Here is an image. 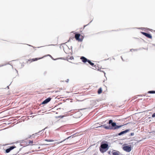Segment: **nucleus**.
I'll return each instance as SVG.
<instances>
[{
	"instance_id": "1",
	"label": "nucleus",
	"mask_w": 155,
	"mask_h": 155,
	"mask_svg": "<svg viewBox=\"0 0 155 155\" xmlns=\"http://www.w3.org/2000/svg\"><path fill=\"white\" fill-rule=\"evenodd\" d=\"M108 149V144L107 143H102L100 147V150L101 153H104Z\"/></svg>"
},
{
	"instance_id": "2",
	"label": "nucleus",
	"mask_w": 155,
	"mask_h": 155,
	"mask_svg": "<svg viewBox=\"0 0 155 155\" xmlns=\"http://www.w3.org/2000/svg\"><path fill=\"white\" fill-rule=\"evenodd\" d=\"M108 123L109 124H111V126L112 127L111 129L115 130L118 129L121 127H122L123 125H117L116 124V123L115 122H113V120H110L109 121Z\"/></svg>"
},
{
	"instance_id": "3",
	"label": "nucleus",
	"mask_w": 155,
	"mask_h": 155,
	"mask_svg": "<svg viewBox=\"0 0 155 155\" xmlns=\"http://www.w3.org/2000/svg\"><path fill=\"white\" fill-rule=\"evenodd\" d=\"M123 150L127 152H130L131 151V149L130 147L128 146H125L123 147Z\"/></svg>"
},
{
	"instance_id": "4",
	"label": "nucleus",
	"mask_w": 155,
	"mask_h": 155,
	"mask_svg": "<svg viewBox=\"0 0 155 155\" xmlns=\"http://www.w3.org/2000/svg\"><path fill=\"white\" fill-rule=\"evenodd\" d=\"M130 130L127 129L126 130L124 131L121 132L120 133L118 134V135L119 136L123 134H124L126 133L127 132H128Z\"/></svg>"
},
{
	"instance_id": "5",
	"label": "nucleus",
	"mask_w": 155,
	"mask_h": 155,
	"mask_svg": "<svg viewBox=\"0 0 155 155\" xmlns=\"http://www.w3.org/2000/svg\"><path fill=\"white\" fill-rule=\"evenodd\" d=\"M51 98L50 97L48 98L43 102L42 104H47L51 101Z\"/></svg>"
},
{
	"instance_id": "6",
	"label": "nucleus",
	"mask_w": 155,
	"mask_h": 155,
	"mask_svg": "<svg viewBox=\"0 0 155 155\" xmlns=\"http://www.w3.org/2000/svg\"><path fill=\"white\" fill-rule=\"evenodd\" d=\"M81 59L82 60V61L84 63H86L87 62H88V61L89 60L83 56L81 58Z\"/></svg>"
},
{
	"instance_id": "7",
	"label": "nucleus",
	"mask_w": 155,
	"mask_h": 155,
	"mask_svg": "<svg viewBox=\"0 0 155 155\" xmlns=\"http://www.w3.org/2000/svg\"><path fill=\"white\" fill-rule=\"evenodd\" d=\"M142 33L143 34V35H144L146 37H147L150 38H151L152 37L151 35L149 34H148V33H145V32H142Z\"/></svg>"
},
{
	"instance_id": "8",
	"label": "nucleus",
	"mask_w": 155,
	"mask_h": 155,
	"mask_svg": "<svg viewBox=\"0 0 155 155\" xmlns=\"http://www.w3.org/2000/svg\"><path fill=\"white\" fill-rule=\"evenodd\" d=\"M103 127V128H104L106 129H111L112 128V127H111V126H105L104 125H101V126L99 127Z\"/></svg>"
},
{
	"instance_id": "9",
	"label": "nucleus",
	"mask_w": 155,
	"mask_h": 155,
	"mask_svg": "<svg viewBox=\"0 0 155 155\" xmlns=\"http://www.w3.org/2000/svg\"><path fill=\"white\" fill-rule=\"evenodd\" d=\"M80 36V34H76L75 35V37L76 39L78 41H80V39H79V37Z\"/></svg>"
},
{
	"instance_id": "10",
	"label": "nucleus",
	"mask_w": 155,
	"mask_h": 155,
	"mask_svg": "<svg viewBox=\"0 0 155 155\" xmlns=\"http://www.w3.org/2000/svg\"><path fill=\"white\" fill-rule=\"evenodd\" d=\"M119 151H116L115 150L113 151L112 152L113 155H119Z\"/></svg>"
},
{
	"instance_id": "11",
	"label": "nucleus",
	"mask_w": 155,
	"mask_h": 155,
	"mask_svg": "<svg viewBox=\"0 0 155 155\" xmlns=\"http://www.w3.org/2000/svg\"><path fill=\"white\" fill-rule=\"evenodd\" d=\"M44 56L42 57H41V58H35L32 59V60L33 61H36L38 60V59H41L43 58H44Z\"/></svg>"
},
{
	"instance_id": "12",
	"label": "nucleus",
	"mask_w": 155,
	"mask_h": 155,
	"mask_svg": "<svg viewBox=\"0 0 155 155\" xmlns=\"http://www.w3.org/2000/svg\"><path fill=\"white\" fill-rule=\"evenodd\" d=\"M102 91V88H100L99 89L98 92H97L98 94H100L101 93Z\"/></svg>"
},
{
	"instance_id": "13",
	"label": "nucleus",
	"mask_w": 155,
	"mask_h": 155,
	"mask_svg": "<svg viewBox=\"0 0 155 155\" xmlns=\"http://www.w3.org/2000/svg\"><path fill=\"white\" fill-rule=\"evenodd\" d=\"M15 147H16L13 146L9 148V149H10V150L11 151Z\"/></svg>"
},
{
	"instance_id": "14",
	"label": "nucleus",
	"mask_w": 155,
	"mask_h": 155,
	"mask_svg": "<svg viewBox=\"0 0 155 155\" xmlns=\"http://www.w3.org/2000/svg\"><path fill=\"white\" fill-rule=\"evenodd\" d=\"M148 93L150 94L155 93V91H150L148 92Z\"/></svg>"
},
{
	"instance_id": "15",
	"label": "nucleus",
	"mask_w": 155,
	"mask_h": 155,
	"mask_svg": "<svg viewBox=\"0 0 155 155\" xmlns=\"http://www.w3.org/2000/svg\"><path fill=\"white\" fill-rule=\"evenodd\" d=\"M45 140L46 141H48V142H53V141H54L52 140H48L47 139H45Z\"/></svg>"
},
{
	"instance_id": "16",
	"label": "nucleus",
	"mask_w": 155,
	"mask_h": 155,
	"mask_svg": "<svg viewBox=\"0 0 155 155\" xmlns=\"http://www.w3.org/2000/svg\"><path fill=\"white\" fill-rule=\"evenodd\" d=\"M88 63L89 64H90L91 65H92V66H93V65H94V63H93L91 62L90 61V60L88 61Z\"/></svg>"
},
{
	"instance_id": "17",
	"label": "nucleus",
	"mask_w": 155,
	"mask_h": 155,
	"mask_svg": "<svg viewBox=\"0 0 155 155\" xmlns=\"http://www.w3.org/2000/svg\"><path fill=\"white\" fill-rule=\"evenodd\" d=\"M10 151V150L9 148H8L6 149L5 152L6 153H8Z\"/></svg>"
},
{
	"instance_id": "18",
	"label": "nucleus",
	"mask_w": 155,
	"mask_h": 155,
	"mask_svg": "<svg viewBox=\"0 0 155 155\" xmlns=\"http://www.w3.org/2000/svg\"><path fill=\"white\" fill-rule=\"evenodd\" d=\"M71 136H70L68 137H67V138L65 139L64 140H63L60 142H59L58 143H61L62 142L65 141V140H66V139H69V138L71 137Z\"/></svg>"
},
{
	"instance_id": "19",
	"label": "nucleus",
	"mask_w": 155,
	"mask_h": 155,
	"mask_svg": "<svg viewBox=\"0 0 155 155\" xmlns=\"http://www.w3.org/2000/svg\"><path fill=\"white\" fill-rule=\"evenodd\" d=\"M152 117H155V113H153L152 115Z\"/></svg>"
},
{
	"instance_id": "20",
	"label": "nucleus",
	"mask_w": 155,
	"mask_h": 155,
	"mask_svg": "<svg viewBox=\"0 0 155 155\" xmlns=\"http://www.w3.org/2000/svg\"><path fill=\"white\" fill-rule=\"evenodd\" d=\"M33 143V141L32 140H30L29 141V143L31 144L32 143Z\"/></svg>"
},
{
	"instance_id": "21",
	"label": "nucleus",
	"mask_w": 155,
	"mask_h": 155,
	"mask_svg": "<svg viewBox=\"0 0 155 155\" xmlns=\"http://www.w3.org/2000/svg\"><path fill=\"white\" fill-rule=\"evenodd\" d=\"M137 49H131L130 50V51H137Z\"/></svg>"
},
{
	"instance_id": "22",
	"label": "nucleus",
	"mask_w": 155,
	"mask_h": 155,
	"mask_svg": "<svg viewBox=\"0 0 155 155\" xmlns=\"http://www.w3.org/2000/svg\"><path fill=\"white\" fill-rule=\"evenodd\" d=\"M134 135V133H131L130 134V136H132Z\"/></svg>"
},
{
	"instance_id": "23",
	"label": "nucleus",
	"mask_w": 155,
	"mask_h": 155,
	"mask_svg": "<svg viewBox=\"0 0 155 155\" xmlns=\"http://www.w3.org/2000/svg\"><path fill=\"white\" fill-rule=\"evenodd\" d=\"M64 117V116H60L58 117H61V118H63Z\"/></svg>"
},
{
	"instance_id": "24",
	"label": "nucleus",
	"mask_w": 155,
	"mask_h": 155,
	"mask_svg": "<svg viewBox=\"0 0 155 155\" xmlns=\"http://www.w3.org/2000/svg\"><path fill=\"white\" fill-rule=\"evenodd\" d=\"M70 59L71 60L72 59H73V57H71L70 58Z\"/></svg>"
},
{
	"instance_id": "25",
	"label": "nucleus",
	"mask_w": 155,
	"mask_h": 155,
	"mask_svg": "<svg viewBox=\"0 0 155 155\" xmlns=\"http://www.w3.org/2000/svg\"><path fill=\"white\" fill-rule=\"evenodd\" d=\"M31 136H32V137H34L35 136L34 134H32Z\"/></svg>"
},
{
	"instance_id": "26",
	"label": "nucleus",
	"mask_w": 155,
	"mask_h": 155,
	"mask_svg": "<svg viewBox=\"0 0 155 155\" xmlns=\"http://www.w3.org/2000/svg\"><path fill=\"white\" fill-rule=\"evenodd\" d=\"M3 66V65H0V67H1V66Z\"/></svg>"
},
{
	"instance_id": "27",
	"label": "nucleus",
	"mask_w": 155,
	"mask_h": 155,
	"mask_svg": "<svg viewBox=\"0 0 155 155\" xmlns=\"http://www.w3.org/2000/svg\"><path fill=\"white\" fill-rule=\"evenodd\" d=\"M48 56H51L50 55H49V54H48Z\"/></svg>"
},
{
	"instance_id": "28",
	"label": "nucleus",
	"mask_w": 155,
	"mask_h": 155,
	"mask_svg": "<svg viewBox=\"0 0 155 155\" xmlns=\"http://www.w3.org/2000/svg\"><path fill=\"white\" fill-rule=\"evenodd\" d=\"M68 80L67 81V82H68Z\"/></svg>"
},
{
	"instance_id": "29",
	"label": "nucleus",
	"mask_w": 155,
	"mask_h": 155,
	"mask_svg": "<svg viewBox=\"0 0 155 155\" xmlns=\"http://www.w3.org/2000/svg\"><path fill=\"white\" fill-rule=\"evenodd\" d=\"M121 59H122V60H123V58H122V57H121Z\"/></svg>"
},
{
	"instance_id": "30",
	"label": "nucleus",
	"mask_w": 155,
	"mask_h": 155,
	"mask_svg": "<svg viewBox=\"0 0 155 155\" xmlns=\"http://www.w3.org/2000/svg\"><path fill=\"white\" fill-rule=\"evenodd\" d=\"M31 137V136H30L29 137Z\"/></svg>"
}]
</instances>
